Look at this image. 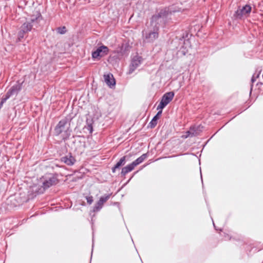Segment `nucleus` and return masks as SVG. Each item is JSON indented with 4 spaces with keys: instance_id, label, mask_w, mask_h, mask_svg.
I'll use <instances>...</instances> for the list:
<instances>
[{
    "instance_id": "nucleus-1",
    "label": "nucleus",
    "mask_w": 263,
    "mask_h": 263,
    "mask_svg": "<svg viewBox=\"0 0 263 263\" xmlns=\"http://www.w3.org/2000/svg\"><path fill=\"white\" fill-rule=\"evenodd\" d=\"M178 11L174 5L160 9L152 16L150 26L159 29L161 26L165 25L168 22L170 18V16L173 12Z\"/></svg>"
},
{
    "instance_id": "nucleus-2",
    "label": "nucleus",
    "mask_w": 263,
    "mask_h": 263,
    "mask_svg": "<svg viewBox=\"0 0 263 263\" xmlns=\"http://www.w3.org/2000/svg\"><path fill=\"white\" fill-rule=\"evenodd\" d=\"M42 20V16L39 12H36V14L31 15L30 18H26L25 22L20 27L17 34V41H21L26 34L32 30L36 29Z\"/></svg>"
},
{
    "instance_id": "nucleus-3",
    "label": "nucleus",
    "mask_w": 263,
    "mask_h": 263,
    "mask_svg": "<svg viewBox=\"0 0 263 263\" xmlns=\"http://www.w3.org/2000/svg\"><path fill=\"white\" fill-rule=\"evenodd\" d=\"M71 119L70 117H65L59 122L54 128L55 134L57 136L64 132L62 138L64 140L68 139L71 135V130L70 129V122Z\"/></svg>"
},
{
    "instance_id": "nucleus-4",
    "label": "nucleus",
    "mask_w": 263,
    "mask_h": 263,
    "mask_svg": "<svg viewBox=\"0 0 263 263\" xmlns=\"http://www.w3.org/2000/svg\"><path fill=\"white\" fill-rule=\"evenodd\" d=\"M159 29L152 27L151 26L148 27L147 30H143L142 35L144 41L148 43H153L159 37Z\"/></svg>"
},
{
    "instance_id": "nucleus-5",
    "label": "nucleus",
    "mask_w": 263,
    "mask_h": 263,
    "mask_svg": "<svg viewBox=\"0 0 263 263\" xmlns=\"http://www.w3.org/2000/svg\"><path fill=\"white\" fill-rule=\"evenodd\" d=\"M175 93L173 91H170L164 93L162 97L161 100L157 107V110L163 109L170 102L172 101Z\"/></svg>"
},
{
    "instance_id": "nucleus-6",
    "label": "nucleus",
    "mask_w": 263,
    "mask_h": 263,
    "mask_svg": "<svg viewBox=\"0 0 263 263\" xmlns=\"http://www.w3.org/2000/svg\"><path fill=\"white\" fill-rule=\"evenodd\" d=\"M58 182V175L57 174H51L46 177L43 181L42 187L45 190L52 185H56Z\"/></svg>"
},
{
    "instance_id": "nucleus-7",
    "label": "nucleus",
    "mask_w": 263,
    "mask_h": 263,
    "mask_svg": "<svg viewBox=\"0 0 263 263\" xmlns=\"http://www.w3.org/2000/svg\"><path fill=\"white\" fill-rule=\"evenodd\" d=\"M251 7L248 5H246L242 7H239L235 12L233 17L235 19H241L243 16H246L251 12Z\"/></svg>"
},
{
    "instance_id": "nucleus-8",
    "label": "nucleus",
    "mask_w": 263,
    "mask_h": 263,
    "mask_svg": "<svg viewBox=\"0 0 263 263\" xmlns=\"http://www.w3.org/2000/svg\"><path fill=\"white\" fill-rule=\"evenodd\" d=\"M109 52L108 48L104 45L99 47L96 50L92 52V58L93 59H100L106 55Z\"/></svg>"
},
{
    "instance_id": "nucleus-9",
    "label": "nucleus",
    "mask_w": 263,
    "mask_h": 263,
    "mask_svg": "<svg viewBox=\"0 0 263 263\" xmlns=\"http://www.w3.org/2000/svg\"><path fill=\"white\" fill-rule=\"evenodd\" d=\"M142 58L139 55L135 56L132 60L129 65L128 74L132 73L141 64Z\"/></svg>"
},
{
    "instance_id": "nucleus-10",
    "label": "nucleus",
    "mask_w": 263,
    "mask_h": 263,
    "mask_svg": "<svg viewBox=\"0 0 263 263\" xmlns=\"http://www.w3.org/2000/svg\"><path fill=\"white\" fill-rule=\"evenodd\" d=\"M203 127L201 125L191 126L187 132H186V135L183 136L185 138L187 137H195L200 134L202 132Z\"/></svg>"
},
{
    "instance_id": "nucleus-11",
    "label": "nucleus",
    "mask_w": 263,
    "mask_h": 263,
    "mask_svg": "<svg viewBox=\"0 0 263 263\" xmlns=\"http://www.w3.org/2000/svg\"><path fill=\"white\" fill-rule=\"evenodd\" d=\"M24 81L21 82L17 81L14 85H13L7 91V93L11 97L12 96H16L22 90Z\"/></svg>"
},
{
    "instance_id": "nucleus-12",
    "label": "nucleus",
    "mask_w": 263,
    "mask_h": 263,
    "mask_svg": "<svg viewBox=\"0 0 263 263\" xmlns=\"http://www.w3.org/2000/svg\"><path fill=\"white\" fill-rule=\"evenodd\" d=\"M61 161L67 165L72 166L75 163L76 160L75 158L71 155V153H69L67 155L61 157Z\"/></svg>"
},
{
    "instance_id": "nucleus-13",
    "label": "nucleus",
    "mask_w": 263,
    "mask_h": 263,
    "mask_svg": "<svg viewBox=\"0 0 263 263\" xmlns=\"http://www.w3.org/2000/svg\"><path fill=\"white\" fill-rule=\"evenodd\" d=\"M105 83L110 87H112L116 84L115 80L113 77V75L111 73H108L104 75Z\"/></svg>"
},
{
    "instance_id": "nucleus-14",
    "label": "nucleus",
    "mask_w": 263,
    "mask_h": 263,
    "mask_svg": "<svg viewBox=\"0 0 263 263\" xmlns=\"http://www.w3.org/2000/svg\"><path fill=\"white\" fill-rule=\"evenodd\" d=\"M126 156H123L120 158L119 161L116 164V165L111 168L112 172L115 173L117 169H119L121 166L124 165L126 163Z\"/></svg>"
},
{
    "instance_id": "nucleus-15",
    "label": "nucleus",
    "mask_w": 263,
    "mask_h": 263,
    "mask_svg": "<svg viewBox=\"0 0 263 263\" xmlns=\"http://www.w3.org/2000/svg\"><path fill=\"white\" fill-rule=\"evenodd\" d=\"M157 114L153 117L151 121L149 123V126L151 128L155 127L157 124V120L159 118V116L161 115L162 111V109L158 110Z\"/></svg>"
},
{
    "instance_id": "nucleus-16",
    "label": "nucleus",
    "mask_w": 263,
    "mask_h": 263,
    "mask_svg": "<svg viewBox=\"0 0 263 263\" xmlns=\"http://www.w3.org/2000/svg\"><path fill=\"white\" fill-rule=\"evenodd\" d=\"M134 168L135 166L132 163L123 167L121 172V176H125L127 174L132 171Z\"/></svg>"
},
{
    "instance_id": "nucleus-17",
    "label": "nucleus",
    "mask_w": 263,
    "mask_h": 263,
    "mask_svg": "<svg viewBox=\"0 0 263 263\" xmlns=\"http://www.w3.org/2000/svg\"><path fill=\"white\" fill-rule=\"evenodd\" d=\"M147 157V154H143L140 157L138 158L136 160L132 162L134 166H136L139 164L141 163Z\"/></svg>"
},
{
    "instance_id": "nucleus-18",
    "label": "nucleus",
    "mask_w": 263,
    "mask_h": 263,
    "mask_svg": "<svg viewBox=\"0 0 263 263\" xmlns=\"http://www.w3.org/2000/svg\"><path fill=\"white\" fill-rule=\"evenodd\" d=\"M103 205V204L102 202H100V201L99 200L96 203V204L95 205V206L93 207V211L98 212V211H100L102 209Z\"/></svg>"
},
{
    "instance_id": "nucleus-19",
    "label": "nucleus",
    "mask_w": 263,
    "mask_h": 263,
    "mask_svg": "<svg viewBox=\"0 0 263 263\" xmlns=\"http://www.w3.org/2000/svg\"><path fill=\"white\" fill-rule=\"evenodd\" d=\"M110 196L111 194H109L101 197L99 199L100 202L104 204V203L109 199Z\"/></svg>"
},
{
    "instance_id": "nucleus-20",
    "label": "nucleus",
    "mask_w": 263,
    "mask_h": 263,
    "mask_svg": "<svg viewBox=\"0 0 263 263\" xmlns=\"http://www.w3.org/2000/svg\"><path fill=\"white\" fill-rule=\"evenodd\" d=\"M10 97L11 96L7 92L5 96L2 98L1 103L4 104Z\"/></svg>"
},
{
    "instance_id": "nucleus-21",
    "label": "nucleus",
    "mask_w": 263,
    "mask_h": 263,
    "mask_svg": "<svg viewBox=\"0 0 263 263\" xmlns=\"http://www.w3.org/2000/svg\"><path fill=\"white\" fill-rule=\"evenodd\" d=\"M85 128L89 131V133L91 134L93 132V127L91 124H87V126H85Z\"/></svg>"
},
{
    "instance_id": "nucleus-22",
    "label": "nucleus",
    "mask_w": 263,
    "mask_h": 263,
    "mask_svg": "<svg viewBox=\"0 0 263 263\" xmlns=\"http://www.w3.org/2000/svg\"><path fill=\"white\" fill-rule=\"evenodd\" d=\"M86 199L89 204H91L93 201V197L92 196H86Z\"/></svg>"
},
{
    "instance_id": "nucleus-23",
    "label": "nucleus",
    "mask_w": 263,
    "mask_h": 263,
    "mask_svg": "<svg viewBox=\"0 0 263 263\" xmlns=\"http://www.w3.org/2000/svg\"><path fill=\"white\" fill-rule=\"evenodd\" d=\"M58 32L61 34H64L66 30L65 27H63L62 28H58Z\"/></svg>"
},
{
    "instance_id": "nucleus-24",
    "label": "nucleus",
    "mask_w": 263,
    "mask_h": 263,
    "mask_svg": "<svg viewBox=\"0 0 263 263\" xmlns=\"http://www.w3.org/2000/svg\"><path fill=\"white\" fill-rule=\"evenodd\" d=\"M255 74H254L253 76L252 77L251 81L253 83L256 81V78H257L259 76V73H257L256 74V76H255Z\"/></svg>"
}]
</instances>
